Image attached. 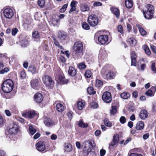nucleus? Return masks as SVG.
Masks as SVG:
<instances>
[{"mask_svg": "<svg viewBox=\"0 0 156 156\" xmlns=\"http://www.w3.org/2000/svg\"><path fill=\"white\" fill-rule=\"evenodd\" d=\"M154 8L152 5H147L143 10L144 17L147 19L152 18L154 16Z\"/></svg>", "mask_w": 156, "mask_h": 156, "instance_id": "obj_1", "label": "nucleus"}, {"mask_svg": "<svg viewBox=\"0 0 156 156\" xmlns=\"http://www.w3.org/2000/svg\"><path fill=\"white\" fill-rule=\"evenodd\" d=\"M13 81L10 79L5 81L2 85V89L4 92L9 93L12 91L13 87Z\"/></svg>", "mask_w": 156, "mask_h": 156, "instance_id": "obj_2", "label": "nucleus"}, {"mask_svg": "<svg viewBox=\"0 0 156 156\" xmlns=\"http://www.w3.org/2000/svg\"><path fill=\"white\" fill-rule=\"evenodd\" d=\"M98 18L95 15L92 14L90 15L88 18L87 21L88 23L91 27H94L96 26L98 23Z\"/></svg>", "mask_w": 156, "mask_h": 156, "instance_id": "obj_3", "label": "nucleus"}, {"mask_svg": "<svg viewBox=\"0 0 156 156\" xmlns=\"http://www.w3.org/2000/svg\"><path fill=\"white\" fill-rule=\"evenodd\" d=\"M42 79L43 82L47 87H50L53 85V82L50 76L47 75H44Z\"/></svg>", "mask_w": 156, "mask_h": 156, "instance_id": "obj_4", "label": "nucleus"}, {"mask_svg": "<svg viewBox=\"0 0 156 156\" xmlns=\"http://www.w3.org/2000/svg\"><path fill=\"white\" fill-rule=\"evenodd\" d=\"M4 17L7 19H10L14 15L13 10L10 8H4L3 11Z\"/></svg>", "mask_w": 156, "mask_h": 156, "instance_id": "obj_5", "label": "nucleus"}, {"mask_svg": "<svg viewBox=\"0 0 156 156\" xmlns=\"http://www.w3.org/2000/svg\"><path fill=\"white\" fill-rule=\"evenodd\" d=\"M105 70L102 69L101 71L102 77L105 79H111L114 78L115 76V73L112 71H109L108 73H105Z\"/></svg>", "mask_w": 156, "mask_h": 156, "instance_id": "obj_6", "label": "nucleus"}, {"mask_svg": "<svg viewBox=\"0 0 156 156\" xmlns=\"http://www.w3.org/2000/svg\"><path fill=\"white\" fill-rule=\"evenodd\" d=\"M73 49L76 53H80L83 50V45L80 41H77L75 43L73 46Z\"/></svg>", "mask_w": 156, "mask_h": 156, "instance_id": "obj_7", "label": "nucleus"}, {"mask_svg": "<svg viewBox=\"0 0 156 156\" xmlns=\"http://www.w3.org/2000/svg\"><path fill=\"white\" fill-rule=\"evenodd\" d=\"M102 99L106 103L110 102L112 100L111 94L108 91L104 92L102 95Z\"/></svg>", "mask_w": 156, "mask_h": 156, "instance_id": "obj_8", "label": "nucleus"}, {"mask_svg": "<svg viewBox=\"0 0 156 156\" xmlns=\"http://www.w3.org/2000/svg\"><path fill=\"white\" fill-rule=\"evenodd\" d=\"M20 131L18 126L13 123L12 126L7 130L8 132L11 134H15Z\"/></svg>", "mask_w": 156, "mask_h": 156, "instance_id": "obj_9", "label": "nucleus"}, {"mask_svg": "<svg viewBox=\"0 0 156 156\" xmlns=\"http://www.w3.org/2000/svg\"><path fill=\"white\" fill-rule=\"evenodd\" d=\"M37 115V113L34 111H29L22 114L23 116L25 118H32Z\"/></svg>", "mask_w": 156, "mask_h": 156, "instance_id": "obj_10", "label": "nucleus"}, {"mask_svg": "<svg viewBox=\"0 0 156 156\" xmlns=\"http://www.w3.org/2000/svg\"><path fill=\"white\" fill-rule=\"evenodd\" d=\"M98 40L101 44L104 45L108 42V37L106 35H101L98 37Z\"/></svg>", "mask_w": 156, "mask_h": 156, "instance_id": "obj_11", "label": "nucleus"}, {"mask_svg": "<svg viewBox=\"0 0 156 156\" xmlns=\"http://www.w3.org/2000/svg\"><path fill=\"white\" fill-rule=\"evenodd\" d=\"M119 141V135L117 134H115L113 136L112 141L109 144V147L111 148V147H113L116 145Z\"/></svg>", "mask_w": 156, "mask_h": 156, "instance_id": "obj_12", "label": "nucleus"}, {"mask_svg": "<svg viewBox=\"0 0 156 156\" xmlns=\"http://www.w3.org/2000/svg\"><path fill=\"white\" fill-rule=\"evenodd\" d=\"M36 149L40 151H43L45 148V144L44 142L40 141L38 142L36 144Z\"/></svg>", "mask_w": 156, "mask_h": 156, "instance_id": "obj_13", "label": "nucleus"}, {"mask_svg": "<svg viewBox=\"0 0 156 156\" xmlns=\"http://www.w3.org/2000/svg\"><path fill=\"white\" fill-rule=\"evenodd\" d=\"M156 91V87H152L146 92L147 95L149 97H153Z\"/></svg>", "mask_w": 156, "mask_h": 156, "instance_id": "obj_14", "label": "nucleus"}, {"mask_svg": "<svg viewBox=\"0 0 156 156\" xmlns=\"http://www.w3.org/2000/svg\"><path fill=\"white\" fill-rule=\"evenodd\" d=\"M39 80L36 79L31 80L30 84L31 87L35 89H37L39 85Z\"/></svg>", "mask_w": 156, "mask_h": 156, "instance_id": "obj_15", "label": "nucleus"}, {"mask_svg": "<svg viewBox=\"0 0 156 156\" xmlns=\"http://www.w3.org/2000/svg\"><path fill=\"white\" fill-rule=\"evenodd\" d=\"M28 71L34 74L38 73L39 70L34 65H30L29 67Z\"/></svg>", "mask_w": 156, "mask_h": 156, "instance_id": "obj_16", "label": "nucleus"}, {"mask_svg": "<svg viewBox=\"0 0 156 156\" xmlns=\"http://www.w3.org/2000/svg\"><path fill=\"white\" fill-rule=\"evenodd\" d=\"M35 101L37 103H41L43 100V97L40 93L36 94L34 96Z\"/></svg>", "mask_w": 156, "mask_h": 156, "instance_id": "obj_17", "label": "nucleus"}, {"mask_svg": "<svg viewBox=\"0 0 156 156\" xmlns=\"http://www.w3.org/2000/svg\"><path fill=\"white\" fill-rule=\"evenodd\" d=\"M67 37L66 33L62 31H59L58 32V37L61 41L65 40Z\"/></svg>", "mask_w": 156, "mask_h": 156, "instance_id": "obj_18", "label": "nucleus"}, {"mask_svg": "<svg viewBox=\"0 0 156 156\" xmlns=\"http://www.w3.org/2000/svg\"><path fill=\"white\" fill-rule=\"evenodd\" d=\"M148 115V113L145 110H141L140 114L139 116L142 119H144L147 118Z\"/></svg>", "mask_w": 156, "mask_h": 156, "instance_id": "obj_19", "label": "nucleus"}, {"mask_svg": "<svg viewBox=\"0 0 156 156\" xmlns=\"http://www.w3.org/2000/svg\"><path fill=\"white\" fill-rule=\"evenodd\" d=\"M56 78L58 79L61 83L64 84L66 83L64 76L62 74H56Z\"/></svg>", "mask_w": 156, "mask_h": 156, "instance_id": "obj_20", "label": "nucleus"}, {"mask_svg": "<svg viewBox=\"0 0 156 156\" xmlns=\"http://www.w3.org/2000/svg\"><path fill=\"white\" fill-rule=\"evenodd\" d=\"M44 122L45 125L48 127H50L53 125V123L52 120L49 118L46 117L44 118Z\"/></svg>", "mask_w": 156, "mask_h": 156, "instance_id": "obj_21", "label": "nucleus"}, {"mask_svg": "<svg viewBox=\"0 0 156 156\" xmlns=\"http://www.w3.org/2000/svg\"><path fill=\"white\" fill-rule=\"evenodd\" d=\"M110 9L112 12L115 16L117 18H119L120 13L119 10L118 9L115 7H112Z\"/></svg>", "mask_w": 156, "mask_h": 156, "instance_id": "obj_22", "label": "nucleus"}, {"mask_svg": "<svg viewBox=\"0 0 156 156\" xmlns=\"http://www.w3.org/2000/svg\"><path fill=\"white\" fill-rule=\"evenodd\" d=\"M69 74L72 76H75L76 74V70L73 67H70L68 71Z\"/></svg>", "mask_w": 156, "mask_h": 156, "instance_id": "obj_23", "label": "nucleus"}, {"mask_svg": "<svg viewBox=\"0 0 156 156\" xmlns=\"http://www.w3.org/2000/svg\"><path fill=\"white\" fill-rule=\"evenodd\" d=\"M140 33L141 35L144 36L147 34V32L146 30L139 24H136Z\"/></svg>", "mask_w": 156, "mask_h": 156, "instance_id": "obj_24", "label": "nucleus"}, {"mask_svg": "<svg viewBox=\"0 0 156 156\" xmlns=\"http://www.w3.org/2000/svg\"><path fill=\"white\" fill-rule=\"evenodd\" d=\"M56 107V110L59 112H62L64 110V106L61 103H57Z\"/></svg>", "mask_w": 156, "mask_h": 156, "instance_id": "obj_25", "label": "nucleus"}, {"mask_svg": "<svg viewBox=\"0 0 156 156\" xmlns=\"http://www.w3.org/2000/svg\"><path fill=\"white\" fill-rule=\"evenodd\" d=\"M144 127V123L142 121L138 122L136 124V128L137 130L142 129Z\"/></svg>", "mask_w": 156, "mask_h": 156, "instance_id": "obj_26", "label": "nucleus"}, {"mask_svg": "<svg viewBox=\"0 0 156 156\" xmlns=\"http://www.w3.org/2000/svg\"><path fill=\"white\" fill-rule=\"evenodd\" d=\"M21 44L22 47H26L29 45V42L28 39L25 37L21 41Z\"/></svg>", "mask_w": 156, "mask_h": 156, "instance_id": "obj_27", "label": "nucleus"}, {"mask_svg": "<svg viewBox=\"0 0 156 156\" xmlns=\"http://www.w3.org/2000/svg\"><path fill=\"white\" fill-rule=\"evenodd\" d=\"M72 149V146L69 143H66L64 144V150L65 151L67 152L71 151Z\"/></svg>", "mask_w": 156, "mask_h": 156, "instance_id": "obj_28", "label": "nucleus"}, {"mask_svg": "<svg viewBox=\"0 0 156 156\" xmlns=\"http://www.w3.org/2000/svg\"><path fill=\"white\" fill-rule=\"evenodd\" d=\"M128 42L132 46H135L136 44V41L133 37H130L128 40Z\"/></svg>", "mask_w": 156, "mask_h": 156, "instance_id": "obj_29", "label": "nucleus"}, {"mask_svg": "<svg viewBox=\"0 0 156 156\" xmlns=\"http://www.w3.org/2000/svg\"><path fill=\"white\" fill-rule=\"evenodd\" d=\"M85 106V102L83 101H79L77 104V107L79 110L82 109Z\"/></svg>", "mask_w": 156, "mask_h": 156, "instance_id": "obj_30", "label": "nucleus"}, {"mask_svg": "<svg viewBox=\"0 0 156 156\" xmlns=\"http://www.w3.org/2000/svg\"><path fill=\"white\" fill-rule=\"evenodd\" d=\"M130 96L129 94L126 92L122 93L120 94L121 98L124 99H128L130 97Z\"/></svg>", "mask_w": 156, "mask_h": 156, "instance_id": "obj_31", "label": "nucleus"}, {"mask_svg": "<svg viewBox=\"0 0 156 156\" xmlns=\"http://www.w3.org/2000/svg\"><path fill=\"white\" fill-rule=\"evenodd\" d=\"M125 2V5L128 8H130L133 6V2L132 0H126Z\"/></svg>", "mask_w": 156, "mask_h": 156, "instance_id": "obj_32", "label": "nucleus"}, {"mask_svg": "<svg viewBox=\"0 0 156 156\" xmlns=\"http://www.w3.org/2000/svg\"><path fill=\"white\" fill-rule=\"evenodd\" d=\"M78 126L82 128H86L88 126V124L87 123H84L82 120H80L79 122Z\"/></svg>", "mask_w": 156, "mask_h": 156, "instance_id": "obj_33", "label": "nucleus"}, {"mask_svg": "<svg viewBox=\"0 0 156 156\" xmlns=\"http://www.w3.org/2000/svg\"><path fill=\"white\" fill-rule=\"evenodd\" d=\"M143 48L144 50V51L146 54L148 55H150L151 54V52L150 51L148 47V46L146 45H144L143 46Z\"/></svg>", "mask_w": 156, "mask_h": 156, "instance_id": "obj_34", "label": "nucleus"}, {"mask_svg": "<svg viewBox=\"0 0 156 156\" xmlns=\"http://www.w3.org/2000/svg\"><path fill=\"white\" fill-rule=\"evenodd\" d=\"M105 125L107 127H110L112 126V122L109 121L106 118L104 120Z\"/></svg>", "mask_w": 156, "mask_h": 156, "instance_id": "obj_35", "label": "nucleus"}, {"mask_svg": "<svg viewBox=\"0 0 156 156\" xmlns=\"http://www.w3.org/2000/svg\"><path fill=\"white\" fill-rule=\"evenodd\" d=\"M117 112V107L116 106H112L110 111L111 115H113L116 113Z\"/></svg>", "mask_w": 156, "mask_h": 156, "instance_id": "obj_36", "label": "nucleus"}, {"mask_svg": "<svg viewBox=\"0 0 156 156\" xmlns=\"http://www.w3.org/2000/svg\"><path fill=\"white\" fill-rule=\"evenodd\" d=\"M80 9L82 11L85 12L88 11L89 10V8L87 5L83 4L81 5Z\"/></svg>", "mask_w": 156, "mask_h": 156, "instance_id": "obj_37", "label": "nucleus"}, {"mask_svg": "<svg viewBox=\"0 0 156 156\" xmlns=\"http://www.w3.org/2000/svg\"><path fill=\"white\" fill-rule=\"evenodd\" d=\"M87 92L89 94H94L96 92L94 90L92 87H89L87 89Z\"/></svg>", "mask_w": 156, "mask_h": 156, "instance_id": "obj_38", "label": "nucleus"}, {"mask_svg": "<svg viewBox=\"0 0 156 156\" xmlns=\"http://www.w3.org/2000/svg\"><path fill=\"white\" fill-rule=\"evenodd\" d=\"M103 83L102 82L99 80H96V83L95 86L97 87H101L103 85Z\"/></svg>", "mask_w": 156, "mask_h": 156, "instance_id": "obj_39", "label": "nucleus"}, {"mask_svg": "<svg viewBox=\"0 0 156 156\" xmlns=\"http://www.w3.org/2000/svg\"><path fill=\"white\" fill-rule=\"evenodd\" d=\"M82 27L85 30H89L90 29V27L86 22H83L82 24Z\"/></svg>", "mask_w": 156, "mask_h": 156, "instance_id": "obj_40", "label": "nucleus"}, {"mask_svg": "<svg viewBox=\"0 0 156 156\" xmlns=\"http://www.w3.org/2000/svg\"><path fill=\"white\" fill-rule=\"evenodd\" d=\"M85 76L87 78H90L91 75V72L90 70H87L86 71L85 74Z\"/></svg>", "mask_w": 156, "mask_h": 156, "instance_id": "obj_41", "label": "nucleus"}, {"mask_svg": "<svg viewBox=\"0 0 156 156\" xmlns=\"http://www.w3.org/2000/svg\"><path fill=\"white\" fill-rule=\"evenodd\" d=\"M30 133L32 135L34 134L36 132V129L32 126H30L29 128Z\"/></svg>", "mask_w": 156, "mask_h": 156, "instance_id": "obj_42", "label": "nucleus"}, {"mask_svg": "<svg viewBox=\"0 0 156 156\" xmlns=\"http://www.w3.org/2000/svg\"><path fill=\"white\" fill-rule=\"evenodd\" d=\"M59 20L55 18L52 19L51 20V23L54 26L57 25L59 23Z\"/></svg>", "mask_w": 156, "mask_h": 156, "instance_id": "obj_43", "label": "nucleus"}, {"mask_svg": "<svg viewBox=\"0 0 156 156\" xmlns=\"http://www.w3.org/2000/svg\"><path fill=\"white\" fill-rule=\"evenodd\" d=\"M68 5L67 4H66L64 5L60 9L59 12H64L66 10Z\"/></svg>", "mask_w": 156, "mask_h": 156, "instance_id": "obj_44", "label": "nucleus"}, {"mask_svg": "<svg viewBox=\"0 0 156 156\" xmlns=\"http://www.w3.org/2000/svg\"><path fill=\"white\" fill-rule=\"evenodd\" d=\"M38 3L40 6L43 7L45 5V2L44 0H38Z\"/></svg>", "mask_w": 156, "mask_h": 156, "instance_id": "obj_45", "label": "nucleus"}, {"mask_svg": "<svg viewBox=\"0 0 156 156\" xmlns=\"http://www.w3.org/2000/svg\"><path fill=\"white\" fill-rule=\"evenodd\" d=\"M33 37L35 38H37L39 37V34L37 31H35L33 32Z\"/></svg>", "mask_w": 156, "mask_h": 156, "instance_id": "obj_46", "label": "nucleus"}, {"mask_svg": "<svg viewBox=\"0 0 156 156\" xmlns=\"http://www.w3.org/2000/svg\"><path fill=\"white\" fill-rule=\"evenodd\" d=\"M100 55H102V57L103 58L106 57L107 56V54L105 51H100Z\"/></svg>", "mask_w": 156, "mask_h": 156, "instance_id": "obj_47", "label": "nucleus"}, {"mask_svg": "<svg viewBox=\"0 0 156 156\" xmlns=\"http://www.w3.org/2000/svg\"><path fill=\"white\" fill-rule=\"evenodd\" d=\"M54 42L56 46L58 47L61 49H62V47L60 45L58 41L57 40L54 39Z\"/></svg>", "mask_w": 156, "mask_h": 156, "instance_id": "obj_48", "label": "nucleus"}, {"mask_svg": "<svg viewBox=\"0 0 156 156\" xmlns=\"http://www.w3.org/2000/svg\"><path fill=\"white\" fill-rule=\"evenodd\" d=\"M117 30L118 32L121 34H123L122 27L121 25H119L118 26L117 28Z\"/></svg>", "mask_w": 156, "mask_h": 156, "instance_id": "obj_49", "label": "nucleus"}, {"mask_svg": "<svg viewBox=\"0 0 156 156\" xmlns=\"http://www.w3.org/2000/svg\"><path fill=\"white\" fill-rule=\"evenodd\" d=\"M91 107L93 108H97L98 107V104L96 102H92L90 104Z\"/></svg>", "mask_w": 156, "mask_h": 156, "instance_id": "obj_50", "label": "nucleus"}, {"mask_svg": "<svg viewBox=\"0 0 156 156\" xmlns=\"http://www.w3.org/2000/svg\"><path fill=\"white\" fill-rule=\"evenodd\" d=\"M131 66H136V58H131Z\"/></svg>", "mask_w": 156, "mask_h": 156, "instance_id": "obj_51", "label": "nucleus"}, {"mask_svg": "<svg viewBox=\"0 0 156 156\" xmlns=\"http://www.w3.org/2000/svg\"><path fill=\"white\" fill-rule=\"evenodd\" d=\"M78 67L80 69H84L86 67V66L84 63H81L79 64Z\"/></svg>", "mask_w": 156, "mask_h": 156, "instance_id": "obj_52", "label": "nucleus"}, {"mask_svg": "<svg viewBox=\"0 0 156 156\" xmlns=\"http://www.w3.org/2000/svg\"><path fill=\"white\" fill-rule=\"evenodd\" d=\"M26 74L24 70H22L20 73V77L23 79L26 77Z\"/></svg>", "mask_w": 156, "mask_h": 156, "instance_id": "obj_53", "label": "nucleus"}, {"mask_svg": "<svg viewBox=\"0 0 156 156\" xmlns=\"http://www.w3.org/2000/svg\"><path fill=\"white\" fill-rule=\"evenodd\" d=\"M126 118L123 116H121L119 119L120 122L122 124H124L126 122Z\"/></svg>", "mask_w": 156, "mask_h": 156, "instance_id": "obj_54", "label": "nucleus"}, {"mask_svg": "<svg viewBox=\"0 0 156 156\" xmlns=\"http://www.w3.org/2000/svg\"><path fill=\"white\" fill-rule=\"evenodd\" d=\"M18 31V30L16 28H13L12 30V34L13 36H15Z\"/></svg>", "mask_w": 156, "mask_h": 156, "instance_id": "obj_55", "label": "nucleus"}, {"mask_svg": "<svg viewBox=\"0 0 156 156\" xmlns=\"http://www.w3.org/2000/svg\"><path fill=\"white\" fill-rule=\"evenodd\" d=\"M9 71V69L8 68H5L4 69L0 71V74H3L5 73H7Z\"/></svg>", "mask_w": 156, "mask_h": 156, "instance_id": "obj_56", "label": "nucleus"}, {"mask_svg": "<svg viewBox=\"0 0 156 156\" xmlns=\"http://www.w3.org/2000/svg\"><path fill=\"white\" fill-rule=\"evenodd\" d=\"M155 64L154 62L152 63L151 66V69L152 71L154 72L155 73H156V68L155 67Z\"/></svg>", "mask_w": 156, "mask_h": 156, "instance_id": "obj_57", "label": "nucleus"}, {"mask_svg": "<svg viewBox=\"0 0 156 156\" xmlns=\"http://www.w3.org/2000/svg\"><path fill=\"white\" fill-rule=\"evenodd\" d=\"M73 113L71 111L67 113V115L69 119H71L73 118Z\"/></svg>", "mask_w": 156, "mask_h": 156, "instance_id": "obj_58", "label": "nucleus"}, {"mask_svg": "<svg viewBox=\"0 0 156 156\" xmlns=\"http://www.w3.org/2000/svg\"><path fill=\"white\" fill-rule=\"evenodd\" d=\"M106 153L105 150L102 149H101L100 151V154L101 156H104Z\"/></svg>", "mask_w": 156, "mask_h": 156, "instance_id": "obj_59", "label": "nucleus"}, {"mask_svg": "<svg viewBox=\"0 0 156 156\" xmlns=\"http://www.w3.org/2000/svg\"><path fill=\"white\" fill-rule=\"evenodd\" d=\"M77 3V2L76 1H72L70 4L71 7L74 6L75 7V5Z\"/></svg>", "mask_w": 156, "mask_h": 156, "instance_id": "obj_60", "label": "nucleus"}, {"mask_svg": "<svg viewBox=\"0 0 156 156\" xmlns=\"http://www.w3.org/2000/svg\"><path fill=\"white\" fill-rule=\"evenodd\" d=\"M89 144L90 146V148H93L95 145L94 144L93 141H90L88 143Z\"/></svg>", "mask_w": 156, "mask_h": 156, "instance_id": "obj_61", "label": "nucleus"}, {"mask_svg": "<svg viewBox=\"0 0 156 156\" xmlns=\"http://www.w3.org/2000/svg\"><path fill=\"white\" fill-rule=\"evenodd\" d=\"M5 113L6 115L8 116H10L11 115L10 112L8 110H6L5 111Z\"/></svg>", "mask_w": 156, "mask_h": 156, "instance_id": "obj_62", "label": "nucleus"}, {"mask_svg": "<svg viewBox=\"0 0 156 156\" xmlns=\"http://www.w3.org/2000/svg\"><path fill=\"white\" fill-rule=\"evenodd\" d=\"M136 55L135 52L133 51H132L131 52V58H136Z\"/></svg>", "mask_w": 156, "mask_h": 156, "instance_id": "obj_63", "label": "nucleus"}, {"mask_svg": "<svg viewBox=\"0 0 156 156\" xmlns=\"http://www.w3.org/2000/svg\"><path fill=\"white\" fill-rule=\"evenodd\" d=\"M129 156H143L142 155L140 154L132 153H131Z\"/></svg>", "mask_w": 156, "mask_h": 156, "instance_id": "obj_64", "label": "nucleus"}]
</instances>
